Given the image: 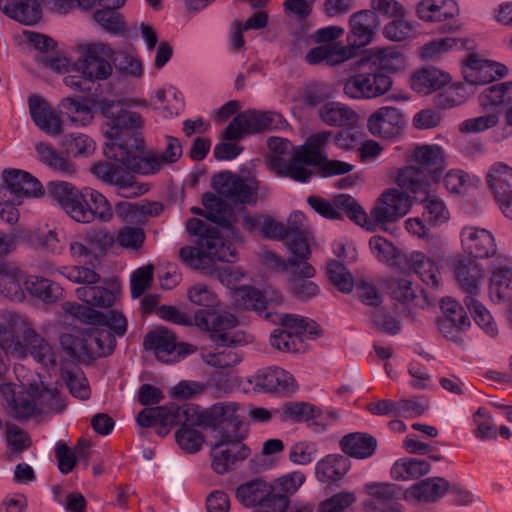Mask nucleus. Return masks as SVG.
<instances>
[{"instance_id": "38", "label": "nucleus", "mask_w": 512, "mask_h": 512, "mask_svg": "<svg viewBox=\"0 0 512 512\" xmlns=\"http://www.w3.org/2000/svg\"><path fill=\"white\" fill-rule=\"evenodd\" d=\"M0 10L25 25H33L41 18V9L36 0H0Z\"/></svg>"}, {"instance_id": "59", "label": "nucleus", "mask_w": 512, "mask_h": 512, "mask_svg": "<svg viewBox=\"0 0 512 512\" xmlns=\"http://www.w3.org/2000/svg\"><path fill=\"white\" fill-rule=\"evenodd\" d=\"M421 202L424 205L422 217L430 226H440L449 220V210L440 198L428 194Z\"/></svg>"}, {"instance_id": "31", "label": "nucleus", "mask_w": 512, "mask_h": 512, "mask_svg": "<svg viewBox=\"0 0 512 512\" xmlns=\"http://www.w3.org/2000/svg\"><path fill=\"white\" fill-rule=\"evenodd\" d=\"M408 161L416 163V168L423 170L432 181H438L442 176L445 160L443 150L438 145L415 147L408 155Z\"/></svg>"}, {"instance_id": "33", "label": "nucleus", "mask_w": 512, "mask_h": 512, "mask_svg": "<svg viewBox=\"0 0 512 512\" xmlns=\"http://www.w3.org/2000/svg\"><path fill=\"white\" fill-rule=\"evenodd\" d=\"M23 286L32 298L46 305H54L64 297V289L58 283L41 276H28Z\"/></svg>"}, {"instance_id": "32", "label": "nucleus", "mask_w": 512, "mask_h": 512, "mask_svg": "<svg viewBox=\"0 0 512 512\" xmlns=\"http://www.w3.org/2000/svg\"><path fill=\"white\" fill-rule=\"evenodd\" d=\"M3 181L7 189L16 198L43 195V186L37 178L29 172L19 169H7L3 172Z\"/></svg>"}, {"instance_id": "1", "label": "nucleus", "mask_w": 512, "mask_h": 512, "mask_svg": "<svg viewBox=\"0 0 512 512\" xmlns=\"http://www.w3.org/2000/svg\"><path fill=\"white\" fill-rule=\"evenodd\" d=\"M98 107L106 118L104 135L111 140L106 144L104 153L117 163L97 162L92 165L91 173L114 186L120 197L130 199L145 194L149 190L148 184L139 182L133 174L156 175L164 165L159 152L145 148L141 135L142 116L114 100L101 99Z\"/></svg>"}, {"instance_id": "17", "label": "nucleus", "mask_w": 512, "mask_h": 512, "mask_svg": "<svg viewBox=\"0 0 512 512\" xmlns=\"http://www.w3.org/2000/svg\"><path fill=\"white\" fill-rule=\"evenodd\" d=\"M365 490L369 496L363 503L365 512H399L404 495L401 487L392 483H368Z\"/></svg>"}, {"instance_id": "7", "label": "nucleus", "mask_w": 512, "mask_h": 512, "mask_svg": "<svg viewBox=\"0 0 512 512\" xmlns=\"http://www.w3.org/2000/svg\"><path fill=\"white\" fill-rule=\"evenodd\" d=\"M61 344L72 358L86 361L112 354L116 346V340L111 331L96 326L82 336L63 335Z\"/></svg>"}, {"instance_id": "16", "label": "nucleus", "mask_w": 512, "mask_h": 512, "mask_svg": "<svg viewBox=\"0 0 512 512\" xmlns=\"http://www.w3.org/2000/svg\"><path fill=\"white\" fill-rule=\"evenodd\" d=\"M464 79L474 85H484L508 75V67L500 62L481 58L476 53L466 56L462 64Z\"/></svg>"}, {"instance_id": "42", "label": "nucleus", "mask_w": 512, "mask_h": 512, "mask_svg": "<svg viewBox=\"0 0 512 512\" xmlns=\"http://www.w3.org/2000/svg\"><path fill=\"white\" fill-rule=\"evenodd\" d=\"M303 214L294 212L289 217V235L288 246L291 253L294 255V259L297 261H306L310 254V246L307 240V236L303 227Z\"/></svg>"}, {"instance_id": "62", "label": "nucleus", "mask_w": 512, "mask_h": 512, "mask_svg": "<svg viewBox=\"0 0 512 512\" xmlns=\"http://www.w3.org/2000/svg\"><path fill=\"white\" fill-rule=\"evenodd\" d=\"M188 300L203 309H216L220 305L217 294L206 284L196 283L187 290Z\"/></svg>"}, {"instance_id": "43", "label": "nucleus", "mask_w": 512, "mask_h": 512, "mask_svg": "<svg viewBox=\"0 0 512 512\" xmlns=\"http://www.w3.org/2000/svg\"><path fill=\"white\" fill-rule=\"evenodd\" d=\"M35 150L41 163L50 170L63 176H73L76 173V165L61 152L57 151L50 143L39 142L35 144Z\"/></svg>"}, {"instance_id": "47", "label": "nucleus", "mask_w": 512, "mask_h": 512, "mask_svg": "<svg viewBox=\"0 0 512 512\" xmlns=\"http://www.w3.org/2000/svg\"><path fill=\"white\" fill-rule=\"evenodd\" d=\"M238 346L216 344L214 350L202 349V359L207 365L214 368L224 369L233 367L239 364L243 358V355L236 350Z\"/></svg>"}, {"instance_id": "20", "label": "nucleus", "mask_w": 512, "mask_h": 512, "mask_svg": "<svg viewBox=\"0 0 512 512\" xmlns=\"http://www.w3.org/2000/svg\"><path fill=\"white\" fill-rule=\"evenodd\" d=\"M213 182L217 192L234 204H252L257 201L256 189L231 172L218 174Z\"/></svg>"}, {"instance_id": "53", "label": "nucleus", "mask_w": 512, "mask_h": 512, "mask_svg": "<svg viewBox=\"0 0 512 512\" xmlns=\"http://www.w3.org/2000/svg\"><path fill=\"white\" fill-rule=\"evenodd\" d=\"M76 295L88 307L108 308L114 304L116 299L115 294L108 288L92 286L91 284L77 288Z\"/></svg>"}, {"instance_id": "57", "label": "nucleus", "mask_w": 512, "mask_h": 512, "mask_svg": "<svg viewBox=\"0 0 512 512\" xmlns=\"http://www.w3.org/2000/svg\"><path fill=\"white\" fill-rule=\"evenodd\" d=\"M87 193L89 194L88 209L92 215L86 223H91L94 220L104 223L110 222L113 219L114 210L107 198L92 188L87 189Z\"/></svg>"}, {"instance_id": "24", "label": "nucleus", "mask_w": 512, "mask_h": 512, "mask_svg": "<svg viewBox=\"0 0 512 512\" xmlns=\"http://www.w3.org/2000/svg\"><path fill=\"white\" fill-rule=\"evenodd\" d=\"M454 277L466 296H477L484 280V269L474 259L458 256L453 260Z\"/></svg>"}, {"instance_id": "55", "label": "nucleus", "mask_w": 512, "mask_h": 512, "mask_svg": "<svg viewBox=\"0 0 512 512\" xmlns=\"http://www.w3.org/2000/svg\"><path fill=\"white\" fill-rule=\"evenodd\" d=\"M464 303L472 314L475 323L486 334L495 337L498 333L497 325L487 308L476 299V296H465Z\"/></svg>"}, {"instance_id": "21", "label": "nucleus", "mask_w": 512, "mask_h": 512, "mask_svg": "<svg viewBox=\"0 0 512 512\" xmlns=\"http://www.w3.org/2000/svg\"><path fill=\"white\" fill-rule=\"evenodd\" d=\"M463 251L476 259L491 258L496 254L497 246L493 234L475 226L463 227L460 232Z\"/></svg>"}, {"instance_id": "51", "label": "nucleus", "mask_w": 512, "mask_h": 512, "mask_svg": "<svg viewBox=\"0 0 512 512\" xmlns=\"http://www.w3.org/2000/svg\"><path fill=\"white\" fill-rule=\"evenodd\" d=\"M430 469V463L424 459L401 458L391 467L390 475L396 481H408L427 474Z\"/></svg>"}, {"instance_id": "11", "label": "nucleus", "mask_w": 512, "mask_h": 512, "mask_svg": "<svg viewBox=\"0 0 512 512\" xmlns=\"http://www.w3.org/2000/svg\"><path fill=\"white\" fill-rule=\"evenodd\" d=\"M80 56L75 62L77 70L90 82L108 79L113 71L110 61L114 50L107 44L90 43L79 47Z\"/></svg>"}, {"instance_id": "28", "label": "nucleus", "mask_w": 512, "mask_h": 512, "mask_svg": "<svg viewBox=\"0 0 512 512\" xmlns=\"http://www.w3.org/2000/svg\"><path fill=\"white\" fill-rule=\"evenodd\" d=\"M136 421L141 427L144 428L158 427L157 434L160 436H165L168 434L173 426L181 425V428L175 433V439L179 447L189 454L198 452L205 441L204 435L200 431L194 429V425L188 421H180L171 425H163L158 421L157 417L154 421L155 423L149 426L141 424L138 420V416L136 417Z\"/></svg>"}, {"instance_id": "13", "label": "nucleus", "mask_w": 512, "mask_h": 512, "mask_svg": "<svg viewBox=\"0 0 512 512\" xmlns=\"http://www.w3.org/2000/svg\"><path fill=\"white\" fill-rule=\"evenodd\" d=\"M48 194L76 222L86 223L92 215L88 209V188L79 190L65 181H52L47 186Z\"/></svg>"}, {"instance_id": "6", "label": "nucleus", "mask_w": 512, "mask_h": 512, "mask_svg": "<svg viewBox=\"0 0 512 512\" xmlns=\"http://www.w3.org/2000/svg\"><path fill=\"white\" fill-rule=\"evenodd\" d=\"M478 101L480 107L489 113L464 120L460 124V131L480 133L494 128L499 123V113L496 109L512 103V81L486 87L479 94Z\"/></svg>"}, {"instance_id": "56", "label": "nucleus", "mask_w": 512, "mask_h": 512, "mask_svg": "<svg viewBox=\"0 0 512 512\" xmlns=\"http://www.w3.org/2000/svg\"><path fill=\"white\" fill-rule=\"evenodd\" d=\"M63 146L67 155L77 157H90L96 150V142L88 135L70 133L63 139Z\"/></svg>"}, {"instance_id": "30", "label": "nucleus", "mask_w": 512, "mask_h": 512, "mask_svg": "<svg viewBox=\"0 0 512 512\" xmlns=\"http://www.w3.org/2000/svg\"><path fill=\"white\" fill-rule=\"evenodd\" d=\"M242 227L249 233H258L271 240H285L289 235V223L285 225L268 214H247L243 218Z\"/></svg>"}, {"instance_id": "34", "label": "nucleus", "mask_w": 512, "mask_h": 512, "mask_svg": "<svg viewBox=\"0 0 512 512\" xmlns=\"http://www.w3.org/2000/svg\"><path fill=\"white\" fill-rule=\"evenodd\" d=\"M449 490V482L441 477H430L412 485L404 492L406 500L433 503L443 497Z\"/></svg>"}, {"instance_id": "22", "label": "nucleus", "mask_w": 512, "mask_h": 512, "mask_svg": "<svg viewBox=\"0 0 512 512\" xmlns=\"http://www.w3.org/2000/svg\"><path fill=\"white\" fill-rule=\"evenodd\" d=\"M405 126L402 113L394 107L383 106L368 118L367 127L374 136L391 139L398 136Z\"/></svg>"}, {"instance_id": "35", "label": "nucleus", "mask_w": 512, "mask_h": 512, "mask_svg": "<svg viewBox=\"0 0 512 512\" xmlns=\"http://www.w3.org/2000/svg\"><path fill=\"white\" fill-rule=\"evenodd\" d=\"M233 298L234 304L238 309L253 310L259 315L265 313L273 301H275L276 305L283 302V296L277 293L275 299L269 303L264 294L252 286H242L235 289Z\"/></svg>"}, {"instance_id": "40", "label": "nucleus", "mask_w": 512, "mask_h": 512, "mask_svg": "<svg viewBox=\"0 0 512 512\" xmlns=\"http://www.w3.org/2000/svg\"><path fill=\"white\" fill-rule=\"evenodd\" d=\"M408 268L419 276L423 283L430 287H437L441 281V274L437 264L421 251H413L405 256Z\"/></svg>"}, {"instance_id": "27", "label": "nucleus", "mask_w": 512, "mask_h": 512, "mask_svg": "<svg viewBox=\"0 0 512 512\" xmlns=\"http://www.w3.org/2000/svg\"><path fill=\"white\" fill-rule=\"evenodd\" d=\"M273 487L262 479L256 478L236 489V497L246 507L260 506L265 512H274L272 501Z\"/></svg>"}, {"instance_id": "52", "label": "nucleus", "mask_w": 512, "mask_h": 512, "mask_svg": "<svg viewBox=\"0 0 512 512\" xmlns=\"http://www.w3.org/2000/svg\"><path fill=\"white\" fill-rule=\"evenodd\" d=\"M62 113L67 115L69 120L77 126L89 125L94 114L86 99L66 97L60 102Z\"/></svg>"}, {"instance_id": "63", "label": "nucleus", "mask_w": 512, "mask_h": 512, "mask_svg": "<svg viewBox=\"0 0 512 512\" xmlns=\"http://www.w3.org/2000/svg\"><path fill=\"white\" fill-rule=\"evenodd\" d=\"M116 216L126 225H139L145 222V213L151 212V207L130 202H119L114 210Z\"/></svg>"}, {"instance_id": "12", "label": "nucleus", "mask_w": 512, "mask_h": 512, "mask_svg": "<svg viewBox=\"0 0 512 512\" xmlns=\"http://www.w3.org/2000/svg\"><path fill=\"white\" fill-rule=\"evenodd\" d=\"M244 434L224 433L211 445V467L217 474H225L239 461L247 459L250 448L243 443Z\"/></svg>"}, {"instance_id": "54", "label": "nucleus", "mask_w": 512, "mask_h": 512, "mask_svg": "<svg viewBox=\"0 0 512 512\" xmlns=\"http://www.w3.org/2000/svg\"><path fill=\"white\" fill-rule=\"evenodd\" d=\"M61 376L72 396L80 400L90 398L91 389L89 382L79 367L64 368L61 371Z\"/></svg>"}, {"instance_id": "2", "label": "nucleus", "mask_w": 512, "mask_h": 512, "mask_svg": "<svg viewBox=\"0 0 512 512\" xmlns=\"http://www.w3.org/2000/svg\"><path fill=\"white\" fill-rule=\"evenodd\" d=\"M238 410L239 405L234 402L216 403L207 409L191 403L183 406L168 403L144 408L138 413V420L146 426L153 424L157 417L163 425L188 421L192 425L212 429L218 433L216 438H220L224 433L242 434L243 421Z\"/></svg>"}, {"instance_id": "9", "label": "nucleus", "mask_w": 512, "mask_h": 512, "mask_svg": "<svg viewBox=\"0 0 512 512\" xmlns=\"http://www.w3.org/2000/svg\"><path fill=\"white\" fill-rule=\"evenodd\" d=\"M392 86V79L377 68L361 63L359 70L344 83L343 91L352 99H373L385 94Z\"/></svg>"}, {"instance_id": "58", "label": "nucleus", "mask_w": 512, "mask_h": 512, "mask_svg": "<svg viewBox=\"0 0 512 512\" xmlns=\"http://www.w3.org/2000/svg\"><path fill=\"white\" fill-rule=\"evenodd\" d=\"M87 193L89 194L88 209L92 215L86 223H91L94 220L104 223L110 222L113 219L114 210L107 198L92 188L87 189Z\"/></svg>"}, {"instance_id": "50", "label": "nucleus", "mask_w": 512, "mask_h": 512, "mask_svg": "<svg viewBox=\"0 0 512 512\" xmlns=\"http://www.w3.org/2000/svg\"><path fill=\"white\" fill-rule=\"evenodd\" d=\"M489 296L494 302L512 297V266L505 264L493 270L489 283Z\"/></svg>"}, {"instance_id": "19", "label": "nucleus", "mask_w": 512, "mask_h": 512, "mask_svg": "<svg viewBox=\"0 0 512 512\" xmlns=\"http://www.w3.org/2000/svg\"><path fill=\"white\" fill-rule=\"evenodd\" d=\"M379 25L378 17L373 10H361L353 13L349 19V32L346 37L350 51L370 44Z\"/></svg>"}, {"instance_id": "4", "label": "nucleus", "mask_w": 512, "mask_h": 512, "mask_svg": "<svg viewBox=\"0 0 512 512\" xmlns=\"http://www.w3.org/2000/svg\"><path fill=\"white\" fill-rule=\"evenodd\" d=\"M280 324L281 327L271 333L269 342L274 349L284 353L304 351L305 341L316 339L322 333L314 320L296 314L282 316Z\"/></svg>"}, {"instance_id": "29", "label": "nucleus", "mask_w": 512, "mask_h": 512, "mask_svg": "<svg viewBox=\"0 0 512 512\" xmlns=\"http://www.w3.org/2000/svg\"><path fill=\"white\" fill-rule=\"evenodd\" d=\"M437 182L432 181L423 170L412 165L399 169L396 176V184L418 201L427 198L432 191V186Z\"/></svg>"}, {"instance_id": "26", "label": "nucleus", "mask_w": 512, "mask_h": 512, "mask_svg": "<svg viewBox=\"0 0 512 512\" xmlns=\"http://www.w3.org/2000/svg\"><path fill=\"white\" fill-rule=\"evenodd\" d=\"M31 118L35 125L50 136H58L63 131V121L60 115L41 96L31 95L28 98Z\"/></svg>"}, {"instance_id": "60", "label": "nucleus", "mask_w": 512, "mask_h": 512, "mask_svg": "<svg viewBox=\"0 0 512 512\" xmlns=\"http://www.w3.org/2000/svg\"><path fill=\"white\" fill-rule=\"evenodd\" d=\"M203 246L208 248L209 260L233 263L237 260V252L233 244L225 243L218 234L209 236Z\"/></svg>"}, {"instance_id": "41", "label": "nucleus", "mask_w": 512, "mask_h": 512, "mask_svg": "<svg viewBox=\"0 0 512 512\" xmlns=\"http://www.w3.org/2000/svg\"><path fill=\"white\" fill-rule=\"evenodd\" d=\"M353 56L352 51L339 43H327L312 48L305 57L307 63H326L329 66L341 64Z\"/></svg>"}, {"instance_id": "18", "label": "nucleus", "mask_w": 512, "mask_h": 512, "mask_svg": "<svg viewBox=\"0 0 512 512\" xmlns=\"http://www.w3.org/2000/svg\"><path fill=\"white\" fill-rule=\"evenodd\" d=\"M71 314L85 324L104 327L119 337L125 335L127 331V319L117 310L103 313L92 307L77 304L72 306Z\"/></svg>"}, {"instance_id": "15", "label": "nucleus", "mask_w": 512, "mask_h": 512, "mask_svg": "<svg viewBox=\"0 0 512 512\" xmlns=\"http://www.w3.org/2000/svg\"><path fill=\"white\" fill-rule=\"evenodd\" d=\"M458 13L454 0H421L416 6L418 18L436 24L441 33L455 32L459 28Z\"/></svg>"}, {"instance_id": "49", "label": "nucleus", "mask_w": 512, "mask_h": 512, "mask_svg": "<svg viewBox=\"0 0 512 512\" xmlns=\"http://www.w3.org/2000/svg\"><path fill=\"white\" fill-rule=\"evenodd\" d=\"M368 62L379 71L398 72L405 67V56L397 47L388 46L374 49Z\"/></svg>"}, {"instance_id": "46", "label": "nucleus", "mask_w": 512, "mask_h": 512, "mask_svg": "<svg viewBox=\"0 0 512 512\" xmlns=\"http://www.w3.org/2000/svg\"><path fill=\"white\" fill-rule=\"evenodd\" d=\"M350 469V463L346 456L329 454L319 460L315 467L316 478L322 483L340 480Z\"/></svg>"}, {"instance_id": "36", "label": "nucleus", "mask_w": 512, "mask_h": 512, "mask_svg": "<svg viewBox=\"0 0 512 512\" xmlns=\"http://www.w3.org/2000/svg\"><path fill=\"white\" fill-rule=\"evenodd\" d=\"M257 385L266 392L290 394L296 389L295 379L288 371L279 367H270L257 377Z\"/></svg>"}, {"instance_id": "23", "label": "nucleus", "mask_w": 512, "mask_h": 512, "mask_svg": "<svg viewBox=\"0 0 512 512\" xmlns=\"http://www.w3.org/2000/svg\"><path fill=\"white\" fill-rule=\"evenodd\" d=\"M315 274V268L307 261H301L291 269L288 278V292L291 296L302 302L316 297L320 293V287L312 280Z\"/></svg>"}, {"instance_id": "37", "label": "nucleus", "mask_w": 512, "mask_h": 512, "mask_svg": "<svg viewBox=\"0 0 512 512\" xmlns=\"http://www.w3.org/2000/svg\"><path fill=\"white\" fill-rule=\"evenodd\" d=\"M377 445L376 438L364 432L349 433L340 440L341 450L355 459L370 458L375 454Z\"/></svg>"}, {"instance_id": "39", "label": "nucleus", "mask_w": 512, "mask_h": 512, "mask_svg": "<svg viewBox=\"0 0 512 512\" xmlns=\"http://www.w3.org/2000/svg\"><path fill=\"white\" fill-rule=\"evenodd\" d=\"M451 77L448 73L433 66L416 71L411 77V87L414 91L429 94L449 84Z\"/></svg>"}, {"instance_id": "25", "label": "nucleus", "mask_w": 512, "mask_h": 512, "mask_svg": "<svg viewBox=\"0 0 512 512\" xmlns=\"http://www.w3.org/2000/svg\"><path fill=\"white\" fill-rule=\"evenodd\" d=\"M486 182L501 211L512 205V168L503 162L492 164Z\"/></svg>"}, {"instance_id": "5", "label": "nucleus", "mask_w": 512, "mask_h": 512, "mask_svg": "<svg viewBox=\"0 0 512 512\" xmlns=\"http://www.w3.org/2000/svg\"><path fill=\"white\" fill-rule=\"evenodd\" d=\"M194 324L209 335L215 344L244 345L248 343L243 331H236L238 318L229 311L216 309H199L194 314Z\"/></svg>"}, {"instance_id": "10", "label": "nucleus", "mask_w": 512, "mask_h": 512, "mask_svg": "<svg viewBox=\"0 0 512 512\" xmlns=\"http://www.w3.org/2000/svg\"><path fill=\"white\" fill-rule=\"evenodd\" d=\"M285 119L278 112L247 110L237 114L223 133L225 140H238L244 134L260 133L267 130L279 129Z\"/></svg>"}, {"instance_id": "3", "label": "nucleus", "mask_w": 512, "mask_h": 512, "mask_svg": "<svg viewBox=\"0 0 512 512\" xmlns=\"http://www.w3.org/2000/svg\"><path fill=\"white\" fill-rule=\"evenodd\" d=\"M335 204L352 222L369 231L398 221L411 207L409 196L395 188L388 189L380 195L370 215L354 197L347 194L336 196Z\"/></svg>"}, {"instance_id": "61", "label": "nucleus", "mask_w": 512, "mask_h": 512, "mask_svg": "<svg viewBox=\"0 0 512 512\" xmlns=\"http://www.w3.org/2000/svg\"><path fill=\"white\" fill-rule=\"evenodd\" d=\"M146 234L142 227L124 225L115 235V243L126 250L137 251L145 243Z\"/></svg>"}, {"instance_id": "8", "label": "nucleus", "mask_w": 512, "mask_h": 512, "mask_svg": "<svg viewBox=\"0 0 512 512\" xmlns=\"http://www.w3.org/2000/svg\"><path fill=\"white\" fill-rule=\"evenodd\" d=\"M323 161V153H317L304 144L294 148L290 159H285L283 156H269L266 159V165L278 177L306 183L310 181L313 173L305 165L320 167Z\"/></svg>"}, {"instance_id": "45", "label": "nucleus", "mask_w": 512, "mask_h": 512, "mask_svg": "<svg viewBox=\"0 0 512 512\" xmlns=\"http://www.w3.org/2000/svg\"><path fill=\"white\" fill-rule=\"evenodd\" d=\"M42 397V392L36 386L31 387L29 390L18 391L17 397L10 405L14 417L19 421H23L41 414L44 411V409L40 407V398Z\"/></svg>"}, {"instance_id": "64", "label": "nucleus", "mask_w": 512, "mask_h": 512, "mask_svg": "<svg viewBox=\"0 0 512 512\" xmlns=\"http://www.w3.org/2000/svg\"><path fill=\"white\" fill-rule=\"evenodd\" d=\"M116 216L126 225H139L145 222V213L151 212V207L130 202H119L114 210Z\"/></svg>"}, {"instance_id": "48", "label": "nucleus", "mask_w": 512, "mask_h": 512, "mask_svg": "<svg viewBox=\"0 0 512 512\" xmlns=\"http://www.w3.org/2000/svg\"><path fill=\"white\" fill-rule=\"evenodd\" d=\"M20 269L0 264V293L11 301L22 302L25 299V287L21 285Z\"/></svg>"}, {"instance_id": "44", "label": "nucleus", "mask_w": 512, "mask_h": 512, "mask_svg": "<svg viewBox=\"0 0 512 512\" xmlns=\"http://www.w3.org/2000/svg\"><path fill=\"white\" fill-rule=\"evenodd\" d=\"M318 115L322 122L331 127H351L358 121V115L352 108L335 101L324 103Z\"/></svg>"}, {"instance_id": "14", "label": "nucleus", "mask_w": 512, "mask_h": 512, "mask_svg": "<svg viewBox=\"0 0 512 512\" xmlns=\"http://www.w3.org/2000/svg\"><path fill=\"white\" fill-rule=\"evenodd\" d=\"M144 347L166 364L179 362L195 352L192 344L178 342L175 333L166 328L150 331L144 338Z\"/></svg>"}]
</instances>
